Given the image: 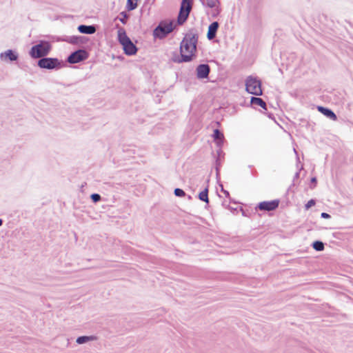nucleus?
<instances>
[{
    "label": "nucleus",
    "mask_w": 353,
    "mask_h": 353,
    "mask_svg": "<svg viewBox=\"0 0 353 353\" xmlns=\"http://www.w3.org/2000/svg\"><path fill=\"white\" fill-rule=\"evenodd\" d=\"M321 217L324 218V219H329L330 217V214H328L326 212H323L321 213Z\"/></svg>",
    "instance_id": "nucleus-26"
},
{
    "label": "nucleus",
    "mask_w": 353,
    "mask_h": 353,
    "mask_svg": "<svg viewBox=\"0 0 353 353\" xmlns=\"http://www.w3.org/2000/svg\"><path fill=\"white\" fill-rule=\"evenodd\" d=\"M317 109L320 112H321L330 119L333 121H336L337 119L336 114L331 110L325 108L322 106H318Z\"/></svg>",
    "instance_id": "nucleus-12"
},
{
    "label": "nucleus",
    "mask_w": 353,
    "mask_h": 353,
    "mask_svg": "<svg viewBox=\"0 0 353 353\" xmlns=\"http://www.w3.org/2000/svg\"><path fill=\"white\" fill-rule=\"evenodd\" d=\"M213 138L214 141H216L217 144L220 145L223 142L224 136L222 132H221L219 130L216 129L214 130Z\"/></svg>",
    "instance_id": "nucleus-15"
},
{
    "label": "nucleus",
    "mask_w": 353,
    "mask_h": 353,
    "mask_svg": "<svg viewBox=\"0 0 353 353\" xmlns=\"http://www.w3.org/2000/svg\"><path fill=\"white\" fill-rule=\"evenodd\" d=\"M78 30L80 32L83 34H93L96 31V29L94 26L85 25L79 26Z\"/></svg>",
    "instance_id": "nucleus-13"
},
{
    "label": "nucleus",
    "mask_w": 353,
    "mask_h": 353,
    "mask_svg": "<svg viewBox=\"0 0 353 353\" xmlns=\"http://www.w3.org/2000/svg\"><path fill=\"white\" fill-rule=\"evenodd\" d=\"M174 194L177 196H184L185 193L183 190L180 188H176L174 190Z\"/></svg>",
    "instance_id": "nucleus-22"
},
{
    "label": "nucleus",
    "mask_w": 353,
    "mask_h": 353,
    "mask_svg": "<svg viewBox=\"0 0 353 353\" xmlns=\"http://www.w3.org/2000/svg\"><path fill=\"white\" fill-rule=\"evenodd\" d=\"M250 102L254 105H259L263 108L264 110L267 109L265 102L261 98L252 97Z\"/></svg>",
    "instance_id": "nucleus-14"
},
{
    "label": "nucleus",
    "mask_w": 353,
    "mask_h": 353,
    "mask_svg": "<svg viewBox=\"0 0 353 353\" xmlns=\"http://www.w3.org/2000/svg\"><path fill=\"white\" fill-rule=\"evenodd\" d=\"M94 339L95 338L94 336H80L77 339V342L79 344H82L90 340H94Z\"/></svg>",
    "instance_id": "nucleus-19"
},
{
    "label": "nucleus",
    "mask_w": 353,
    "mask_h": 353,
    "mask_svg": "<svg viewBox=\"0 0 353 353\" xmlns=\"http://www.w3.org/2000/svg\"><path fill=\"white\" fill-rule=\"evenodd\" d=\"M138 0H128L127 1V8L128 10H134L137 7Z\"/></svg>",
    "instance_id": "nucleus-18"
},
{
    "label": "nucleus",
    "mask_w": 353,
    "mask_h": 353,
    "mask_svg": "<svg viewBox=\"0 0 353 353\" xmlns=\"http://www.w3.org/2000/svg\"><path fill=\"white\" fill-rule=\"evenodd\" d=\"M210 72V67L208 65L202 64L197 67L196 73L197 77L200 79L206 78Z\"/></svg>",
    "instance_id": "nucleus-10"
},
{
    "label": "nucleus",
    "mask_w": 353,
    "mask_h": 353,
    "mask_svg": "<svg viewBox=\"0 0 353 353\" xmlns=\"http://www.w3.org/2000/svg\"><path fill=\"white\" fill-rule=\"evenodd\" d=\"M246 91L252 94L260 96L262 94L261 83L253 77H248L245 82Z\"/></svg>",
    "instance_id": "nucleus-6"
},
{
    "label": "nucleus",
    "mask_w": 353,
    "mask_h": 353,
    "mask_svg": "<svg viewBox=\"0 0 353 353\" xmlns=\"http://www.w3.org/2000/svg\"><path fill=\"white\" fill-rule=\"evenodd\" d=\"M175 25L172 21H161L153 32L154 37L164 38L167 34L173 31Z\"/></svg>",
    "instance_id": "nucleus-3"
},
{
    "label": "nucleus",
    "mask_w": 353,
    "mask_h": 353,
    "mask_svg": "<svg viewBox=\"0 0 353 353\" xmlns=\"http://www.w3.org/2000/svg\"><path fill=\"white\" fill-rule=\"evenodd\" d=\"M1 57H5L10 61H15L17 59V55L15 54L12 50H7L4 54H1Z\"/></svg>",
    "instance_id": "nucleus-16"
},
{
    "label": "nucleus",
    "mask_w": 353,
    "mask_h": 353,
    "mask_svg": "<svg viewBox=\"0 0 353 353\" xmlns=\"http://www.w3.org/2000/svg\"><path fill=\"white\" fill-rule=\"evenodd\" d=\"M2 225V220L0 219V226Z\"/></svg>",
    "instance_id": "nucleus-28"
},
{
    "label": "nucleus",
    "mask_w": 353,
    "mask_h": 353,
    "mask_svg": "<svg viewBox=\"0 0 353 353\" xmlns=\"http://www.w3.org/2000/svg\"><path fill=\"white\" fill-rule=\"evenodd\" d=\"M315 201L313 199L310 200L305 205V209L308 210L311 207L314 206L315 205Z\"/></svg>",
    "instance_id": "nucleus-23"
},
{
    "label": "nucleus",
    "mask_w": 353,
    "mask_h": 353,
    "mask_svg": "<svg viewBox=\"0 0 353 353\" xmlns=\"http://www.w3.org/2000/svg\"><path fill=\"white\" fill-rule=\"evenodd\" d=\"M51 48L48 42H41L33 46L30 50V55L33 58H40L48 54Z\"/></svg>",
    "instance_id": "nucleus-5"
},
{
    "label": "nucleus",
    "mask_w": 353,
    "mask_h": 353,
    "mask_svg": "<svg viewBox=\"0 0 353 353\" xmlns=\"http://www.w3.org/2000/svg\"><path fill=\"white\" fill-rule=\"evenodd\" d=\"M312 181L315 182V181H316V179H315V178H313V179H312Z\"/></svg>",
    "instance_id": "nucleus-27"
},
{
    "label": "nucleus",
    "mask_w": 353,
    "mask_h": 353,
    "mask_svg": "<svg viewBox=\"0 0 353 353\" xmlns=\"http://www.w3.org/2000/svg\"><path fill=\"white\" fill-rule=\"evenodd\" d=\"M217 0H208L207 4L209 7L213 8L216 6Z\"/></svg>",
    "instance_id": "nucleus-24"
},
{
    "label": "nucleus",
    "mask_w": 353,
    "mask_h": 353,
    "mask_svg": "<svg viewBox=\"0 0 353 353\" xmlns=\"http://www.w3.org/2000/svg\"><path fill=\"white\" fill-rule=\"evenodd\" d=\"M313 248L316 251H322L324 250V244L321 241H315L313 243Z\"/></svg>",
    "instance_id": "nucleus-20"
},
{
    "label": "nucleus",
    "mask_w": 353,
    "mask_h": 353,
    "mask_svg": "<svg viewBox=\"0 0 353 353\" xmlns=\"http://www.w3.org/2000/svg\"><path fill=\"white\" fill-rule=\"evenodd\" d=\"M199 198L200 200L205 201V203H209L208 199V188H205V190L201 192L199 194Z\"/></svg>",
    "instance_id": "nucleus-17"
},
{
    "label": "nucleus",
    "mask_w": 353,
    "mask_h": 353,
    "mask_svg": "<svg viewBox=\"0 0 353 353\" xmlns=\"http://www.w3.org/2000/svg\"><path fill=\"white\" fill-rule=\"evenodd\" d=\"M192 0H182L179 13L177 23L182 25L187 20L192 10Z\"/></svg>",
    "instance_id": "nucleus-4"
},
{
    "label": "nucleus",
    "mask_w": 353,
    "mask_h": 353,
    "mask_svg": "<svg viewBox=\"0 0 353 353\" xmlns=\"http://www.w3.org/2000/svg\"><path fill=\"white\" fill-rule=\"evenodd\" d=\"M218 28H219V23L216 21L213 22L210 25V26L208 28V34H207L208 38L209 39H212L215 37L216 32L218 30Z\"/></svg>",
    "instance_id": "nucleus-11"
},
{
    "label": "nucleus",
    "mask_w": 353,
    "mask_h": 353,
    "mask_svg": "<svg viewBox=\"0 0 353 353\" xmlns=\"http://www.w3.org/2000/svg\"><path fill=\"white\" fill-rule=\"evenodd\" d=\"M59 65V60L54 58H43L38 62V65L41 68L53 69Z\"/></svg>",
    "instance_id": "nucleus-8"
},
{
    "label": "nucleus",
    "mask_w": 353,
    "mask_h": 353,
    "mask_svg": "<svg viewBox=\"0 0 353 353\" xmlns=\"http://www.w3.org/2000/svg\"><path fill=\"white\" fill-rule=\"evenodd\" d=\"M198 37L192 33H188L185 35L180 45L181 60L174 61L188 62L192 59L196 50Z\"/></svg>",
    "instance_id": "nucleus-1"
},
{
    "label": "nucleus",
    "mask_w": 353,
    "mask_h": 353,
    "mask_svg": "<svg viewBox=\"0 0 353 353\" xmlns=\"http://www.w3.org/2000/svg\"><path fill=\"white\" fill-rule=\"evenodd\" d=\"M91 198L92 199V200L94 201L97 202V201H99L100 200L101 196L98 194H92Z\"/></svg>",
    "instance_id": "nucleus-25"
},
{
    "label": "nucleus",
    "mask_w": 353,
    "mask_h": 353,
    "mask_svg": "<svg viewBox=\"0 0 353 353\" xmlns=\"http://www.w3.org/2000/svg\"><path fill=\"white\" fill-rule=\"evenodd\" d=\"M118 40L123 46L124 52L127 55H134L137 52L136 46L132 42L130 39L127 36L125 30L121 28L118 30Z\"/></svg>",
    "instance_id": "nucleus-2"
},
{
    "label": "nucleus",
    "mask_w": 353,
    "mask_h": 353,
    "mask_svg": "<svg viewBox=\"0 0 353 353\" xmlns=\"http://www.w3.org/2000/svg\"><path fill=\"white\" fill-rule=\"evenodd\" d=\"M87 57V52L85 50H80L72 53L68 57V61L70 63H77L86 59Z\"/></svg>",
    "instance_id": "nucleus-9"
},
{
    "label": "nucleus",
    "mask_w": 353,
    "mask_h": 353,
    "mask_svg": "<svg viewBox=\"0 0 353 353\" xmlns=\"http://www.w3.org/2000/svg\"><path fill=\"white\" fill-rule=\"evenodd\" d=\"M279 205V200L265 201L259 203L256 207L261 211H272L276 210Z\"/></svg>",
    "instance_id": "nucleus-7"
},
{
    "label": "nucleus",
    "mask_w": 353,
    "mask_h": 353,
    "mask_svg": "<svg viewBox=\"0 0 353 353\" xmlns=\"http://www.w3.org/2000/svg\"><path fill=\"white\" fill-rule=\"evenodd\" d=\"M120 15L121 17L119 19V20L122 22V23L125 24L128 18V14L125 12H122Z\"/></svg>",
    "instance_id": "nucleus-21"
}]
</instances>
